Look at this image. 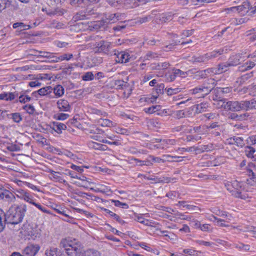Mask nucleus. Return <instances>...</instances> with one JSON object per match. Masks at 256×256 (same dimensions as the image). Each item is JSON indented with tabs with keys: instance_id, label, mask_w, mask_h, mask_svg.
Wrapping results in <instances>:
<instances>
[{
	"instance_id": "1",
	"label": "nucleus",
	"mask_w": 256,
	"mask_h": 256,
	"mask_svg": "<svg viewBox=\"0 0 256 256\" xmlns=\"http://www.w3.org/2000/svg\"><path fill=\"white\" fill-rule=\"evenodd\" d=\"M26 206L25 205H13L6 213L7 224H17L21 222L25 215Z\"/></svg>"
},
{
	"instance_id": "2",
	"label": "nucleus",
	"mask_w": 256,
	"mask_h": 256,
	"mask_svg": "<svg viewBox=\"0 0 256 256\" xmlns=\"http://www.w3.org/2000/svg\"><path fill=\"white\" fill-rule=\"evenodd\" d=\"M222 52L223 50H219L213 51L202 55H195L190 58V61L193 62L206 63L210 60L222 54Z\"/></svg>"
},
{
	"instance_id": "3",
	"label": "nucleus",
	"mask_w": 256,
	"mask_h": 256,
	"mask_svg": "<svg viewBox=\"0 0 256 256\" xmlns=\"http://www.w3.org/2000/svg\"><path fill=\"white\" fill-rule=\"evenodd\" d=\"M236 12L240 15H244L250 10L251 13H256V6L253 8L248 0H246L242 3V4L236 6Z\"/></svg>"
},
{
	"instance_id": "4",
	"label": "nucleus",
	"mask_w": 256,
	"mask_h": 256,
	"mask_svg": "<svg viewBox=\"0 0 256 256\" xmlns=\"http://www.w3.org/2000/svg\"><path fill=\"white\" fill-rule=\"evenodd\" d=\"M110 49V43L108 42L102 40L98 42L94 48L96 52H102L108 54Z\"/></svg>"
},
{
	"instance_id": "5",
	"label": "nucleus",
	"mask_w": 256,
	"mask_h": 256,
	"mask_svg": "<svg viewBox=\"0 0 256 256\" xmlns=\"http://www.w3.org/2000/svg\"><path fill=\"white\" fill-rule=\"evenodd\" d=\"M40 249L38 244H29L23 250V256H34Z\"/></svg>"
},
{
	"instance_id": "6",
	"label": "nucleus",
	"mask_w": 256,
	"mask_h": 256,
	"mask_svg": "<svg viewBox=\"0 0 256 256\" xmlns=\"http://www.w3.org/2000/svg\"><path fill=\"white\" fill-rule=\"evenodd\" d=\"M114 86L116 89H123L124 90V94L126 97H128L131 94L132 89L130 88L129 84L128 82L122 80H116L114 82Z\"/></svg>"
},
{
	"instance_id": "7",
	"label": "nucleus",
	"mask_w": 256,
	"mask_h": 256,
	"mask_svg": "<svg viewBox=\"0 0 256 256\" xmlns=\"http://www.w3.org/2000/svg\"><path fill=\"white\" fill-rule=\"evenodd\" d=\"M123 16H124V14L121 13L106 14L105 18L102 20L104 24H112L120 20L121 17Z\"/></svg>"
},
{
	"instance_id": "8",
	"label": "nucleus",
	"mask_w": 256,
	"mask_h": 256,
	"mask_svg": "<svg viewBox=\"0 0 256 256\" xmlns=\"http://www.w3.org/2000/svg\"><path fill=\"white\" fill-rule=\"evenodd\" d=\"M25 235L28 236V238L34 240L37 237H38L40 234L38 232L36 228H33L32 226L28 224L25 227L24 230Z\"/></svg>"
},
{
	"instance_id": "9",
	"label": "nucleus",
	"mask_w": 256,
	"mask_h": 256,
	"mask_svg": "<svg viewBox=\"0 0 256 256\" xmlns=\"http://www.w3.org/2000/svg\"><path fill=\"white\" fill-rule=\"evenodd\" d=\"M225 186L233 196L234 194L240 188L241 186L237 180H234L232 182H227L225 184Z\"/></svg>"
},
{
	"instance_id": "10",
	"label": "nucleus",
	"mask_w": 256,
	"mask_h": 256,
	"mask_svg": "<svg viewBox=\"0 0 256 256\" xmlns=\"http://www.w3.org/2000/svg\"><path fill=\"white\" fill-rule=\"evenodd\" d=\"M241 110H249L256 109V100L252 99L250 100L241 101Z\"/></svg>"
},
{
	"instance_id": "11",
	"label": "nucleus",
	"mask_w": 256,
	"mask_h": 256,
	"mask_svg": "<svg viewBox=\"0 0 256 256\" xmlns=\"http://www.w3.org/2000/svg\"><path fill=\"white\" fill-rule=\"evenodd\" d=\"M116 61L118 63H126L130 61L131 57L130 55L125 52H118L117 54Z\"/></svg>"
},
{
	"instance_id": "12",
	"label": "nucleus",
	"mask_w": 256,
	"mask_h": 256,
	"mask_svg": "<svg viewBox=\"0 0 256 256\" xmlns=\"http://www.w3.org/2000/svg\"><path fill=\"white\" fill-rule=\"evenodd\" d=\"M242 109L241 102L228 101L226 102V110L231 111H240Z\"/></svg>"
},
{
	"instance_id": "13",
	"label": "nucleus",
	"mask_w": 256,
	"mask_h": 256,
	"mask_svg": "<svg viewBox=\"0 0 256 256\" xmlns=\"http://www.w3.org/2000/svg\"><path fill=\"white\" fill-rule=\"evenodd\" d=\"M216 84V81L213 78L208 79L205 82L202 86L204 89V94H208L214 88Z\"/></svg>"
},
{
	"instance_id": "14",
	"label": "nucleus",
	"mask_w": 256,
	"mask_h": 256,
	"mask_svg": "<svg viewBox=\"0 0 256 256\" xmlns=\"http://www.w3.org/2000/svg\"><path fill=\"white\" fill-rule=\"evenodd\" d=\"M56 105L59 110L63 112H69L70 110V106L68 102L64 99H60L58 100Z\"/></svg>"
},
{
	"instance_id": "15",
	"label": "nucleus",
	"mask_w": 256,
	"mask_h": 256,
	"mask_svg": "<svg viewBox=\"0 0 256 256\" xmlns=\"http://www.w3.org/2000/svg\"><path fill=\"white\" fill-rule=\"evenodd\" d=\"M48 172L50 173V178L54 182H58L61 183H66V182L62 178V173L54 171L50 169L48 170Z\"/></svg>"
},
{
	"instance_id": "16",
	"label": "nucleus",
	"mask_w": 256,
	"mask_h": 256,
	"mask_svg": "<svg viewBox=\"0 0 256 256\" xmlns=\"http://www.w3.org/2000/svg\"><path fill=\"white\" fill-rule=\"evenodd\" d=\"M14 195L9 190L4 188L0 196V200H2L8 202H12L14 200Z\"/></svg>"
},
{
	"instance_id": "17",
	"label": "nucleus",
	"mask_w": 256,
	"mask_h": 256,
	"mask_svg": "<svg viewBox=\"0 0 256 256\" xmlns=\"http://www.w3.org/2000/svg\"><path fill=\"white\" fill-rule=\"evenodd\" d=\"M144 178L148 180H152L154 181V183H168L170 182L171 180H174L168 177H163V178H158V177H148L146 176H144Z\"/></svg>"
},
{
	"instance_id": "18",
	"label": "nucleus",
	"mask_w": 256,
	"mask_h": 256,
	"mask_svg": "<svg viewBox=\"0 0 256 256\" xmlns=\"http://www.w3.org/2000/svg\"><path fill=\"white\" fill-rule=\"evenodd\" d=\"M230 66H232L229 64L228 62H227L219 64L217 68H212V70L215 74H221L227 71Z\"/></svg>"
},
{
	"instance_id": "19",
	"label": "nucleus",
	"mask_w": 256,
	"mask_h": 256,
	"mask_svg": "<svg viewBox=\"0 0 256 256\" xmlns=\"http://www.w3.org/2000/svg\"><path fill=\"white\" fill-rule=\"evenodd\" d=\"M233 196L236 198L244 200H246L250 198L248 192L244 190H242L241 188H239L236 192L234 193Z\"/></svg>"
},
{
	"instance_id": "20",
	"label": "nucleus",
	"mask_w": 256,
	"mask_h": 256,
	"mask_svg": "<svg viewBox=\"0 0 256 256\" xmlns=\"http://www.w3.org/2000/svg\"><path fill=\"white\" fill-rule=\"evenodd\" d=\"M192 131L194 132L200 133V134H206L208 132V126L205 125L195 126L192 130H190V132H192Z\"/></svg>"
},
{
	"instance_id": "21",
	"label": "nucleus",
	"mask_w": 256,
	"mask_h": 256,
	"mask_svg": "<svg viewBox=\"0 0 256 256\" xmlns=\"http://www.w3.org/2000/svg\"><path fill=\"white\" fill-rule=\"evenodd\" d=\"M229 143L232 144H235L238 146L242 148L244 145L243 139L240 137L234 136L229 139Z\"/></svg>"
},
{
	"instance_id": "22",
	"label": "nucleus",
	"mask_w": 256,
	"mask_h": 256,
	"mask_svg": "<svg viewBox=\"0 0 256 256\" xmlns=\"http://www.w3.org/2000/svg\"><path fill=\"white\" fill-rule=\"evenodd\" d=\"M7 220L6 213L0 208V232L4 230Z\"/></svg>"
},
{
	"instance_id": "23",
	"label": "nucleus",
	"mask_w": 256,
	"mask_h": 256,
	"mask_svg": "<svg viewBox=\"0 0 256 256\" xmlns=\"http://www.w3.org/2000/svg\"><path fill=\"white\" fill-rule=\"evenodd\" d=\"M241 58V54H236L230 58L228 61L229 64L232 66H237L240 64V60Z\"/></svg>"
},
{
	"instance_id": "24",
	"label": "nucleus",
	"mask_w": 256,
	"mask_h": 256,
	"mask_svg": "<svg viewBox=\"0 0 256 256\" xmlns=\"http://www.w3.org/2000/svg\"><path fill=\"white\" fill-rule=\"evenodd\" d=\"M92 138L100 142H102V143H105V144H113V145H116V146L120 145V143L119 142H118L114 141V142H110L107 140H106L102 139V137L100 136H92Z\"/></svg>"
},
{
	"instance_id": "25",
	"label": "nucleus",
	"mask_w": 256,
	"mask_h": 256,
	"mask_svg": "<svg viewBox=\"0 0 256 256\" xmlns=\"http://www.w3.org/2000/svg\"><path fill=\"white\" fill-rule=\"evenodd\" d=\"M214 218L216 220V225L222 227H230V224H228L229 221L230 220V218H227L226 220L222 218H218L215 216H213Z\"/></svg>"
},
{
	"instance_id": "26",
	"label": "nucleus",
	"mask_w": 256,
	"mask_h": 256,
	"mask_svg": "<svg viewBox=\"0 0 256 256\" xmlns=\"http://www.w3.org/2000/svg\"><path fill=\"white\" fill-rule=\"evenodd\" d=\"M95 190L96 192H100L102 193L112 192L110 188L108 186L100 184H96Z\"/></svg>"
},
{
	"instance_id": "27",
	"label": "nucleus",
	"mask_w": 256,
	"mask_h": 256,
	"mask_svg": "<svg viewBox=\"0 0 256 256\" xmlns=\"http://www.w3.org/2000/svg\"><path fill=\"white\" fill-rule=\"evenodd\" d=\"M66 126L62 123L58 122H53V130L58 134H61L62 130H64Z\"/></svg>"
},
{
	"instance_id": "28",
	"label": "nucleus",
	"mask_w": 256,
	"mask_h": 256,
	"mask_svg": "<svg viewBox=\"0 0 256 256\" xmlns=\"http://www.w3.org/2000/svg\"><path fill=\"white\" fill-rule=\"evenodd\" d=\"M88 130V132L90 134H94L93 136H92L91 138L92 137V136H100V134H103L104 133L102 130L96 128L94 126H90Z\"/></svg>"
},
{
	"instance_id": "29",
	"label": "nucleus",
	"mask_w": 256,
	"mask_h": 256,
	"mask_svg": "<svg viewBox=\"0 0 256 256\" xmlns=\"http://www.w3.org/2000/svg\"><path fill=\"white\" fill-rule=\"evenodd\" d=\"M170 66V64L168 62H160L157 64H154L152 66V70H164L166 69Z\"/></svg>"
},
{
	"instance_id": "30",
	"label": "nucleus",
	"mask_w": 256,
	"mask_h": 256,
	"mask_svg": "<svg viewBox=\"0 0 256 256\" xmlns=\"http://www.w3.org/2000/svg\"><path fill=\"white\" fill-rule=\"evenodd\" d=\"M98 123L102 126L112 127L115 126V124L112 121L105 118H100Z\"/></svg>"
},
{
	"instance_id": "31",
	"label": "nucleus",
	"mask_w": 256,
	"mask_h": 256,
	"mask_svg": "<svg viewBox=\"0 0 256 256\" xmlns=\"http://www.w3.org/2000/svg\"><path fill=\"white\" fill-rule=\"evenodd\" d=\"M196 108V113L200 114L206 112L208 105L207 103H201L195 106Z\"/></svg>"
},
{
	"instance_id": "32",
	"label": "nucleus",
	"mask_w": 256,
	"mask_h": 256,
	"mask_svg": "<svg viewBox=\"0 0 256 256\" xmlns=\"http://www.w3.org/2000/svg\"><path fill=\"white\" fill-rule=\"evenodd\" d=\"M131 161H134L136 162V164L137 166H152L153 164L148 160H139L136 158H132L130 160Z\"/></svg>"
},
{
	"instance_id": "33",
	"label": "nucleus",
	"mask_w": 256,
	"mask_h": 256,
	"mask_svg": "<svg viewBox=\"0 0 256 256\" xmlns=\"http://www.w3.org/2000/svg\"><path fill=\"white\" fill-rule=\"evenodd\" d=\"M248 116V115L246 113L240 115L235 113H232L230 114L229 118L236 120H245Z\"/></svg>"
},
{
	"instance_id": "34",
	"label": "nucleus",
	"mask_w": 256,
	"mask_h": 256,
	"mask_svg": "<svg viewBox=\"0 0 256 256\" xmlns=\"http://www.w3.org/2000/svg\"><path fill=\"white\" fill-rule=\"evenodd\" d=\"M52 90L57 97H60L64 94V88L60 85L56 86L52 88Z\"/></svg>"
},
{
	"instance_id": "35",
	"label": "nucleus",
	"mask_w": 256,
	"mask_h": 256,
	"mask_svg": "<svg viewBox=\"0 0 256 256\" xmlns=\"http://www.w3.org/2000/svg\"><path fill=\"white\" fill-rule=\"evenodd\" d=\"M255 66V64L253 62L250 61L248 62H246L244 65L242 66L239 67V70L240 71L244 72L246 70H250L254 68Z\"/></svg>"
},
{
	"instance_id": "36",
	"label": "nucleus",
	"mask_w": 256,
	"mask_h": 256,
	"mask_svg": "<svg viewBox=\"0 0 256 256\" xmlns=\"http://www.w3.org/2000/svg\"><path fill=\"white\" fill-rule=\"evenodd\" d=\"M15 98V95L12 92L0 94V100H12Z\"/></svg>"
},
{
	"instance_id": "37",
	"label": "nucleus",
	"mask_w": 256,
	"mask_h": 256,
	"mask_svg": "<svg viewBox=\"0 0 256 256\" xmlns=\"http://www.w3.org/2000/svg\"><path fill=\"white\" fill-rule=\"evenodd\" d=\"M174 16V14H173L172 12L164 14L161 15L160 17V20L162 22H166L167 21L172 20Z\"/></svg>"
},
{
	"instance_id": "38",
	"label": "nucleus",
	"mask_w": 256,
	"mask_h": 256,
	"mask_svg": "<svg viewBox=\"0 0 256 256\" xmlns=\"http://www.w3.org/2000/svg\"><path fill=\"white\" fill-rule=\"evenodd\" d=\"M52 90V88L51 86H46L38 90V93L40 96H45L50 93Z\"/></svg>"
},
{
	"instance_id": "39",
	"label": "nucleus",
	"mask_w": 256,
	"mask_h": 256,
	"mask_svg": "<svg viewBox=\"0 0 256 256\" xmlns=\"http://www.w3.org/2000/svg\"><path fill=\"white\" fill-rule=\"evenodd\" d=\"M89 112L92 114H96L104 117H105L107 116V113L106 112H102L95 108H90L89 109Z\"/></svg>"
},
{
	"instance_id": "40",
	"label": "nucleus",
	"mask_w": 256,
	"mask_h": 256,
	"mask_svg": "<svg viewBox=\"0 0 256 256\" xmlns=\"http://www.w3.org/2000/svg\"><path fill=\"white\" fill-rule=\"evenodd\" d=\"M214 104L216 106L217 108H224L226 110V102L224 99L219 100H216L214 99Z\"/></svg>"
},
{
	"instance_id": "41",
	"label": "nucleus",
	"mask_w": 256,
	"mask_h": 256,
	"mask_svg": "<svg viewBox=\"0 0 256 256\" xmlns=\"http://www.w3.org/2000/svg\"><path fill=\"white\" fill-rule=\"evenodd\" d=\"M104 25V24L103 20H102L92 24L89 27L90 30H98Z\"/></svg>"
},
{
	"instance_id": "42",
	"label": "nucleus",
	"mask_w": 256,
	"mask_h": 256,
	"mask_svg": "<svg viewBox=\"0 0 256 256\" xmlns=\"http://www.w3.org/2000/svg\"><path fill=\"white\" fill-rule=\"evenodd\" d=\"M46 256H58V249L54 248H50L45 252Z\"/></svg>"
},
{
	"instance_id": "43",
	"label": "nucleus",
	"mask_w": 256,
	"mask_h": 256,
	"mask_svg": "<svg viewBox=\"0 0 256 256\" xmlns=\"http://www.w3.org/2000/svg\"><path fill=\"white\" fill-rule=\"evenodd\" d=\"M186 208L189 210L191 213H198L202 211V209L192 204L186 205Z\"/></svg>"
},
{
	"instance_id": "44",
	"label": "nucleus",
	"mask_w": 256,
	"mask_h": 256,
	"mask_svg": "<svg viewBox=\"0 0 256 256\" xmlns=\"http://www.w3.org/2000/svg\"><path fill=\"white\" fill-rule=\"evenodd\" d=\"M12 27L14 28H20V30H25L30 28V26L29 25H26L22 22H16L13 24Z\"/></svg>"
},
{
	"instance_id": "45",
	"label": "nucleus",
	"mask_w": 256,
	"mask_h": 256,
	"mask_svg": "<svg viewBox=\"0 0 256 256\" xmlns=\"http://www.w3.org/2000/svg\"><path fill=\"white\" fill-rule=\"evenodd\" d=\"M160 109V105L154 106L148 108L144 109V112L148 114H153L156 112L158 111Z\"/></svg>"
},
{
	"instance_id": "46",
	"label": "nucleus",
	"mask_w": 256,
	"mask_h": 256,
	"mask_svg": "<svg viewBox=\"0 0 256 256\" xmlns=\"http://www.w3.org/2000/svg\"><path fill=\"white\" fill-rule=\"evenodd\" d=\"M15 122L18 123L22 120V118L20 113L16 112L10 114V116Z\"/></svg>"
},
{
	"instance_id": "47",
	"label": "nucleus",
	"mask_w": 256,
	"mask_h": 256,
	"mask_svg": "<svg viewBox=\"0 0 256 256\" xmlns=\"http://www.w3.org/2000/svg\"><path fill=\"white\" fill-rule=\"evenodd\" d=\"M64 24L56 20H53L50 24L51 28L60 29L64 28Z\"/></svg>"
},
{
	"instance_id": "48",
	"label": "nucleus",
	"mask_w": 256,
	"mask_h": 256,
	"mask_svg": "<svg viewBox=\"0 0 256 256\" xmlns=\"http://www.w3.org/2000/svg\"><path fill=\"white\" fill-rule=\"evenodd\" d=\"M10 4L9 0H0V12L8 7Z\"/></svg>"
},
{
	"instance_id": "49",
	"label": "nucleus",
	"mask_w": 256,
	"mask_h": 256,
	"mask_svg": "<svg viewBox=\"0 0 256 256\" xmlns=\"http://www.w3.org/2000/svg\"><path fill=\"white\" fill-rule=\"evenodd\" d=\"M210 72L214 73V71L213 70L212 68L200 71L198 72V75L200 76L202 78H206L208 76V74H210Z\"/></svg>"
},
{
	"instance_id": "50",
	"label": "nucleus",
	"mask_w": 256,
	"mask_h": 256,
	"mask_svg": "<svg viewBox=\"0 0 256 256\" xmlns=\"http://www.w3.org/2000/svg\"><path fill=\"white\" fill-rule=\"evenodd\" d=\"M92 146L96 150H106L108 148L107 146L105 145H103L102 144H100L96 142H92Z\"/></svg>"
},
{
	"instance_id": "51",
	"label": "nucleus",
	"mask_w": 256,
	"mask_h": 256,
	"mask_svg": "<svg viewBox=\"0 0 256 256\" xmlns=\"http://www.w3.org/2000/svg\"><path fill=\"white\" fill-rule=\"evenodd\" d=\"M255 152V149L251 146H247L245 150L246 154L248 158H253Z\"/></svg>"
},
{
	"instance_id": "52",
	"label": "nucleus",
	"mask_w": 256,
	"mask_h": 256,
	"mask_svg": "<svg viewBox=\"0 0 256 256\" xmlns=\"http://www.w3.org/2000/svg\"><path fill=\"white\" fill-rule=\"evenodd\" d=\"M60 246L64 248L66 250H69L68 246H71L70 244H69L68 241L66 239H62V240L60 242Z\"/></svg>"
},
{
	"instance_id": "53",
	"label": "nucleus",
	"mask_w": 256,
	"mask_h": 256,
	"mask_svg": "<svg viewBox=\"0 0 256 256\" xmlns=\"http://www.w3.org/2000/svg\"><path fill=\"white\" fill-rule=\"evenodd\" d=\"M166 92L168 95V96H172V94H178V92H180V88H168L167 89L166 88Z\"/></svg>"
},
{
	"instance_id": "54",
	"label": "nucleus",
	"mask_w": 256,
	"mask_h": 256,
	"mask_svg": "<svg viewBox=\"0 0 256 256\" xmlns=\"http://www.w3.org/2000/svg\"><path fill=\"white\" fill-rule=\"evenodd\" d=\"M33 204L35 206L38 208L40 210L43 212L50 214H51L52 213L50 212V211L46 210L45 206H42V205L36 203L35 202L33 203Z\"/></svg>"
},
{
	"instance_id": "55",
	"label": "nucleus",
	"mask_w": 256,
	"mask_h": 256,
	"mask_svg": "<svg viewBox=\"0 0 256 256\" xmlns=\"http://www.w3.org/2000/svg\"><path fill=\"white\" fill-rule=\"evenodd\" d=\"M157 57L156 54L152 52H148L144 57V61L149 60L153 58Z\"/></svg>"
},
{
	"instance_id": "56",
	"label": "nucleus",
	"mask_w": 256,
	"mask_h": 256,
	"mask_svg": "<svg viewBox=\"0 0 256 256\" xmlns=\"http://www.w3.org/2000/svg\"><path fill=\"white\" fill-rule=\"evenodd\" d=\"M112 202L114 203L116 206L122 207L123 208H128V205L126 203H123L118 200H112Z\"/></svg>"
},
{
	"instance_id": "57",
	"label": "nucleus",
	"mask_w": 256,
	"mask_h": 256,
	"mask_svg": "<svg viewBox=\"0 0 256 256\" xmlns=\"http://www.w3.org/2000/svg\"><path fill=\"white\" fill-rule=\"evenodd\" d=\"M85 256H100V254L97 250H88L86 252Z\"/></svg>"
},
{
	"instance_id": "58",
	"label": "nucleus",
	"mask_w": 256,
	"mask_h": 256,
	"mask_svg": "<svg viewBox=\"0 0 256 256\" xmlns=\"http://www.w3.org/2000/svg\"><path fill=\"white\" fill-rule=\"evenodd\" d=\"M192 93L194 94L202 93V94H204V89L202 86H201L198 88H196L194 89L190 90Z\"/></svg>"
},
{
	"instance_id": "59",
	"label": "nucleus",
	"mask_w": 256,
	"mask_h": 256,
	"mask_svg": "<svg viewBox=\"0 0 256 256\" xmlns=\"http://www.w3.org/2000/svg\"><path fill=\"white\" fill-rule=\"evenodd\" d=\"M94 74L92 72H87L82 76L84 80H90L94 79Z\"/></svg>"
},
{
	"instance_id": "60",
	"label": "nucleus",
	"mask_w": 256,
	"mask_h": 256,
	"mask_svg": "<svg viewBox=\"0 0 256 256\" xmlns=\"http://www.w3.org/2000/svg\"><path fill=\"white\" fill-rule=\"evenodd\" d=\"M166 196L171 199H174L179 196V193L176 191H170L166 194Z\"/></svg>"
},
{
	"instance_id": "61",
	"label": "nucleus",
	"mask_w": 256,
	"mask_h": 256,
	"mask_svg": "<svg viewBox=\"0 0 256 256\" xmlns=\"http://www.w3.org/2000/svg\"><path fill=\"white\" fill-rule=\"evenodd\" d=\"M72 57H73V55L72 54H64L60 56H59L58 58L60 60H68Z\"/></svg>"
},
{
	"instance_id": "62",
	"label": "nucleus",
	"mask_w": 256,
	"mask_h": 256,
	"mask_svg": "<svg viewBox=\"0 0 256 256\" xmlns=\"http://www.w3.org/2000/svg\"><path fill=\"white\" fill-rule=\"evenodd\" d=\"M172 70L173 73L176 76H180L182 77H185L186 74V72H182L179 69H173Z\"/></svg>"
},
{
	"instance_id": "63",
	"label": "nucleus",
	"mask_w": 256,
	"mask_h": 256,
	"mask_svg": "<svg viewBox=\"0 0 256 256\" xmlns=\"http://www.w3.org/2000/svg\"><path fill=\"white\" fill-rule=\"evenodd\" d=\"M24 200H26L27 202H28L32 204H33V203H34V200L32 198V196H31L28 192H26L25 194L24 195V197L22 198Z\"/></svg>"
},
{
	"instance_id": "64",
	"label": "nucleus",
	"mask_w": 256,
	"mask_h": 256,
	"mask_svg": "<svg viewBox=\"0 0 256 256\" xmlns=\"http://www.w3.org/2000/svg\"><path fill=\"white\" fill-rule=\"evenodd\" d=\"M70 256H84V253L81 250L75 248L74 252L71 253Z\"/></svg>"
}]
</instances>
